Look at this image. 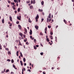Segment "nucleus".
I'll return each instance as SVG.
<instances>
[{
    "label": "nucleus",
    "instance_id": "1",
    "mask_svg": "<svg viewBox=\"0 0 74 74\" xmlns=\"http://www.w3.org/2000/svg\"><path fill=\"white\" fill-rule=\"evenodd\" d=\"M35 4V0H34L33 1H31V4Z\"/></svg>",
    "mask_w": 74,
    "mask_h": 74
},
{
    "label": "nucleus",
    "instance_id": "2",
    "mask_svg": "<svg viewBox=\"0 0 74 74\" xmlns=\"http://www.w3.org/2000/svg\"><path fill=\"white\" fill-rule=\"evenodd\" d=\"M18 27H19V29H20V30H21V29H22V27H21V25H18Z\"/></svg>",
    "mask_w": 74,
    "mask_h": 74
},
{
    "label": "nucleus",
    "instance_id": "3",
    "mask_svg": "<svg viewBox=\"0 0 74 74\" xmlns=\"http://www.w3.org/2000/svg\"><path fill=\"white\" fill-rule=\"evenodd\" d=\"M35 27L36 29V30H38V26H37L36 25H35Z\"/></svg>",
    "mask_w": 74,
    "mask_h": 74
},
{
    "label": "nucleus",
    "instance_id": "4",
    "mask_svg": "<svg viewBox=\"0 0 74 74\" xmlns=\"http://www.w3.org/2000/svg\"><path fill=\"white\" fill-rule=\"evenodd\" d=\"M29 34L30 35L32 34V30L30 29V32H29Z\"/></svg>",
    "mask_w": 74,
    "mask_h": 74
},
{
    "label": "nucleus",
    "instance_id": "5",
    "mask_svg": "<svg viewBox=\"0 0 74 74\" xmlns=\"http://www.w3.org/2000/svg\"><path fill=\"white\" fill-rule=\"evenodd\" d=\"M10 19V21H12V17L11 16H10L9 17Z\"/></svg>",
    "mask_w": 74,
    "mask_h": 74
},
{
    "label": "nucleus",
    "instance_id": "6",
    "mask_svg": "<svg viewBox=\"0 0 74 74\" xmlns=\"http://www.w3.org/2000/svg\"><path fill=\"white\" fill-rule=\"evenodd\" d=\"M38 11L39 12H42L43 10L42 9H39L38 10Z\"/></svg>",
    "mask_w": 74,
    "mask_h": 74
},
{
    "label": "nucleus",
    "instance_id": "7",
    "mask_svg": "<svg viewBox=\"0 0 74 74\" xmlns=\"http://www.w3.org/2000/svg\"><path fill=\"white\" fill-rule=\"evenodd\" d=\"M39 18V16L38 15H37V16L36 17V19H38Z\"/></svg>",
    "mask_w": 74,
    "mask_h": 74
},
{
    "label": "nucleus",
    "instance_id": "8",
    "mask_svg": "<svg viewBox=\"0 0 74 74\" xmlns=\"http://www.w3.org/2000/svg\"><path fill=\"white\" fill-rule=\"evenodd\" d=\"M41 4L42 5H44V1H42V2H41Z\"/></svg>",
    "mask_w": 74,
    "mask_h": 74
},
{
    "label": "nucleus",
    "instance_id": "9",
    "mask_svg": "<svg viewBox=\"0 0 74 74\" xmlns=\"http://www.w3.org/2000/svg\"><path fill=\"white\" fill-rule=\"evenodd\" d=\"M49 19L48 17L47 18V22L48 23V22H49Z\"/></svg>",
    "mask_w": 74,
    "mask_h": 74
},
{
    "label": "nucleus",
    "instance_id": "10",
    "mask_svg": "<svg viewBox=\"0 0 74 74\" xmlns=\"http://www.w3.org/2000/svg\"><path fill=\"white\" fill-rule=\"evenodd\" d=\"M13 67L15 69H16V70H17V68L16 67H15V66L14 65H13Z\"/></svg>",
    "mask_w": 74,
    "mask_h": 74
},
{
    "label": "nucleus",
    "instance_id": "11",
    "mask_svg": "<svg viewBox=\"0 0 74 74\" xmlns=\"http://www.w3.org/2000/svg\"><path fill=\"white\" fill-rule=\"evenodd\" d=\"M2 23H4V19L3 18L2 20Z\"/></svg>",
    "mask_w": 74,
    "mask_h": 74
},
{
    "label": "nucleus",
    "instance_id": "12",
    "mask_svg": "<svg viewBox=\"0 0 74 74\" xmlns=\"http://www.w3.org/2000/svg\"><path fill=\"white\" fill-rule=\"evenodd\" d=\"M17 19H18V20H19V21L21 20V18H20V17H19V16H17Z\"/></svg>",
    "mask_w": 74,
    "mask_h": 74
},
{
    "label": "nucleus",
    "instance_id": "13",
    "mask_svg": "<svg viewBox=\"0 0 74 74\" xmlns=\"http://www.w3.org/2000/svg\"><path fill=\"white\" fill-rule=\"evenodd\" d=\"M20 63L21 66H23V64L22 63V61H20Z\"/></svg>",
    "mask_w": 74,
    "mask_h": 74
},
{
    "label": "nucleus",
    "instance_id": "14",
    "mask_svg": "<svg viewBox=\"0 0 74 74\" xmlns=\"http://www.w3.org/2000/svg\"><path fill=\"white\" fill-rule=\"evenodd\" d=\"M21 11V8H18V12H19V11Z\"/></svg>",
    "mask_w": 74,
    "mask_h": 74
},
{
    "label": "nucleus",
    "instance_id": "15",
    "mask_svg": "<svg viewBox=\"0 0 74 74\" xmlns=\"http://www.w3.org/2000/svg\"><path fill=\"white\" fill-rule=\"evenodd\" d=\"M20 35L21 36V37H22L23 36V34L22 33H20Z\"/></svg>",
    "mask_w": 74,
    "mask_h": 74
},
{
    "label": "nucleus",
    "instance_id": "16",
    "mask_svg": "<svg viewBox=\"0 0 74 74\" xmlns=\"http://www.w3.org/2000/svg\"><path fill=\"white\" fill-rule=\"evenodd\" d=\"M23 60L24 62H26V59H25V58H23Z\"/></svg>",
    "mask_w": 74,
    "mask_h": 74
},
{
    "label": "nucleus",
    "instance_id": "17",
    "mask_svg": "<svg viewBox=\"0 0 74 74\" xmlns=\"http://www.w3.org/2000/svg\"><path fill=\"white\" fill-rule=\"evenodd\" d=\"M34 49H37V47H36V46H34Z\"/></svg>",
    "mask_w": 74,
    "mask_h": 74
},
{
    "label": "nucleus",
    "instance_id": "18",
    "mask_svg": "<svg viewBox=\"0 0 74 74\" xmlns=\"http://www.w3.org/2000/svg\"><path fill=\"white\" fill-rule=\"evenodd\" d=\"M20 55L21 57H23V55H22V53L21 52L20 53Z\"/></svg>",
    "mask_w": 74,
    "mask_h": 74
},
{
    "label": "nucleus",
    "instance_id": "19",
    "mask_svg": "<svg viewBox=\"0 0 74 74\" xmlns=\"http://www.w3.org/2000/svg\"><path fill=\"white\" fill-rule=\"evenodd\" d=\"M11 62L12 63H13L14 62V60L13 59L12 60Z\"/></svg>",
    "mask_w": 74,
    "mask_h": 74
},
{
    "label": "nucleus",
    "instance_id": "20",
    "mask_svg": "<svg viewBox=\"0 0 74 74\" xmlns=\"http://www.w3.org/2000/svg\"><path fill=\"white\" fill-rule=\"evenodd\" d=\"M29 19H30V18H29V19L28 22H29V23H32V21H30V20Z\"/></svg>",
    "mask_w": 74,
    "mask_h": 74
},
{
    "label": "nucleus",
    "instance_id": "21",
    "mask_svg": "<svg viewBox=\"0 0 74 74\" xmlns=\"http://www.w3.org/2000/svg\"><path fill=\"white\" fill-rule=\"evenodd\" d=\"M30 9H32L33 8V6L31 5L30 6Z\"/></svg>",
    "mask_w": 74,
    "mask_h": 74
},
{
    "label": "nucleus",
    "instance_id": "22",
    "mask_svg": "<svg viewBox=\"0 0 74 74\" xmlns=\"http://www.w3.org/2000/svg\"><path fill=\"white\" fill-rule=\"evenodd\" d=\"M9 71H10L9 69H7L6 71V73H8V72H9Z\"/></svg>",
    "mask_w": 74,
    "mask_h": 74
},
{
    "label": "nucleus",
    "instance_id": "23",
    "mask_svg": "<svg viewBox=\"0 0 74 74\" xmlns=\"http://www.w3.org/2000/svg\"><path fill=\"white\" fill-rule=\"evenodd\" d=\"M8 54L9 55H11V52H10V51H8Z\"/></svg>",
    "mask_w": 74,
    "mask_h": 74
},
{
    "label": "nucleus",
    "instance_id": "24",
    "mask_svg": "<svg viewBox=\"0 0 74 74\" xmlns=\"http://www.w3.org/2000/svg\"><path fill=\"white\" fill-rule=\"evenodd\" d=\"M64 23H65V24H66L67 23H66V20H65V19H64Z\"/></svg>",
    "mask_w": 74,
    "mask_h": 74
},
{
    "label": "nucleus",
    "instance_id": "25",
    "mask_svg": "<svg viewBox=\"0 0 74 74\" xmlns=\"http://www.w3.org/2000/svg\"><path fill=\"white\" fill-rule=\"evenodd\" d=\"M25 30L26 33H27V29H26L25 28Z\"/></svg>",
    "mask_w": 74,
    "mask_h": 74
},
{
    "label": "nucleus",
    "instance_id": "26",
    "mask_svg": "<svg viewBox=\"0 0 74 74\" xmlns=\"http://www.w3.org/2000/svg\"><path fill=\"white\" fill-rule=\"evenodd\" d=\"M47 40L48 42H49V38H48L47 39Z\"/></svg>",
    "mask_w": 74,
    "mask_h": 74
},
{
    "label": "nucleus",
    "instance_id": "27",
    "mask_svg": "<svg viewBox=\"0 0 74 74\" xmlns=\"http://www.w3.org/2000/svg\"><path fill=\"white\" fill-rule=\"evenodd\" d=\"M16 55L17 56H18V51H17L16 52Z\"/></svg>",
    "mask_w": 74,
    "mask_h": 74
},
{
    "label": "nucleus",
    "instance_id": "28",
    "mask_svg": "<svg viewBox=\"0 0 74 74\" xmlns=\"http://www.w3.org/2000/svg\"><path fill=\"white\" fill-rule=\"evenodd\" d=\"M40 35H41V36H42L43 35V34H42V32H40Z\"/></svg>",
    "mask_w": 74,
    "mask_h": 74
},
{
    "label": "nucleus",
    "instance_id": "29",
    "mask_svg": "<svg viewBox=\"0 0 74 74\" xmlns=\"http://www.w3.org/2000/svg\"><path fill=\"white\" fill-rule=\"evenodd\" d=\"M48 28H49V29H50V28H51V26H50L49 25H48Z\"/></svg>",
    "mask_w": 74,
    "mask_h": 74
},
{
    "label": "nucleus",
    "instance_id": "30",
    "mask_svg": "<svg viewBox=\"0 0 74 74\" xmlns=\"http://www.w3.org/2000/svg\"><path fill=\"white\" fill-rule=\"evenodd\" d=\"M7 61L8 62H10L11 61V60L10 59H8L7 60Z\"/></svg>",
    "mask_w": 74,
    "mask_h": 74
},
{
    "label": "nucleus",
    "instance_id": "31",
    "mask_svg": "<svg viewBox=\"0 0 74 74\" xmlns=\"http://www.w3.org/2000/svg\"><path fill=\"white\" fill-rule=\"evenodd\" d=\"M27 3H30V1H27L26 2Z\"/></svg>",
    "mask_w": 74,
    "mask_h": 74
},
{
    "label": "nucleus",
    "instance_id": "32",
    "mask_svg": "<svg viewBox=\"0 0 74 74\" xmlns=\"http://www.w3.org/2000/svg\"><path fill=\"white\" fill-rule=\"evenodd\" d=\"M19 21H17L16 22V23L17 24H19Z\"/></svg>",
    "mask_w": 74,
    "mask_h": 74
},
{
    "label": "nucleus",
    "instance_id": "33",
    "mask_svg": "<svg viewBox=\"0 0 74 74\" xmlns=\"http://www.w3.org/2000/svg\"><path fill=\"white\" fill-rule=\"evenodd\" d=\"M26 44L27 45H29V43L28 42H26Z\"/></svg>",
    "mask_w": 74,
    "mask_h": 74
},
{
    "label": "nucleus",
    "instance_id": "34",
    "mask_svg": "<svg viewBox=\"0 0 74 74\" xmlns=\"http://www.w3.org/2000/svg\"><path fill=\"white\" fill-rule=\"evenodd\" d=\"M45 31H47V27H45Z\"/></svg>",
    "mask_w": 74,
    "mask_h": 74
},
{
    "label": "nucleus",
    "instance_id": "35",
    "mask_svg": "<svg viewBox=\"0 0 74 74\" xmlns=\"http://www.w3.org/2000/svg\"><path fill=\"white\" fill-rule=\"evenodd\" d=\"M50 34H51V35H52L53 34V32H51Z\"/></svg>",
    "mask_w": 74,
    "mask_h": 74
},
{
    "label": "nucleus",
    "instance_id": "36",
    "mask_svg": "<svg viewBox=\"0 0 74 74\" xmlns=\"http://www.w3.org/2000/svg\"><path fill=\"white\" fill-rule=\"evenodd\" d=\"M27 71H29L30 73V72H31V71H30V69H28Z\"/></svg>",
    "mask_w": 74,
    "mask_h": 74
},
{
    "label": "nucleus",
    "instance_id": "37",
    "mask_svg": "<svg viewBox=\"0 0 74 74\" xmlns=\"http://www.w3.org/2000/svg\"><path fill=\"white\" fill-rule=\"evenodd\" d=\"M44 21V19L42 18L41 20V22H42V21Z\"/></svg>",
    "mask_w": 74,
    "mask_h": 74
},
{
    "label": "nucleus",
    "instance_id": "38",
    "mask_svg": "<svg viewBox=\"0 0 74 74\" xmlns=\"http://www.w3.org/2000/svg\"><path fill=\"white\" fill-rule=\"evenodd\" d=\"M19 45H21V42H20V40H19Z\"/></svg>",
    "mask_w": 74,
    "mask_h": 74
},
{
    "label": "nucleus",
    "instance_id": "39",
    "mask_svg": "<svg viewBox=\"0 0 74 74\" xmlns=\"http://www.w3.org/2000/svg\"><path fill=\"white\" fill-rule=\"evenodd\" d=\"M34 42H36V40L35 39H34Z\"/></svg>",
    "mask_w": 74,
    "mask_h": 74
},
{
    "label": "nucleus",
    "instance_id": "40",
    "mask_svg": "<svg viewBox=\"0 0 74 74\" xmlns=\"http://www.w3.org/2000/svg\"><path fill=\"white\" fill-rule=\"evenodd\" d=\"M40 54L41 55H43V53H41Z\"/></svg>",
    "mask_w": 74,
    "mask_h": 74
},
{
    "label": "nucleus",
    "instance_id": "41",
    "mask_svg": "<svg viewBox=\"0 0 74 74\" xmlns=\"http://www.w3.org/2000/svg\"><path fill=\"white\" fill-rule=\"evenodd\" d=\"M8 3H11V1L9 0V1H8Z\"/></svg>",
    "mask_w": 74,
    "mask_h": 74
},
{
    "label": "nucleus",
    "instance_id": "42",
    "mask_svg": "<svg viewBox=\"0 0 74 74\" xmlns=\"http://www.w3.org/2000/svg\"><path fill=\"white\" fill-rule=\"evenodd\" d=\"M23 37H24V38H25L26 36H25V35H23Z\"/></svg>",
    "mask_w": 74,
    "mask_h": 74
},
{
    "label": "nucleus",
    "instance_id": "43",
    "mask_svg": "<svg viewBox=\"0 0 74 74\" xmlns=\"http://www.w3.org/2000/svg\"><path fill=\"white\" fill-rule=\"evenodd\" d=\"M15 13V14H16V13H17V12L16 11V10H15L14 11Z\"/></svg>",
    "mask_w": 74,
    "mask_h": 74
},
{
    "label": "nucleus",
    "instance_id": "44",
    "mask_svg": "<svg viewBox=\"0 0 74 74\" xmlns=\"http://www.w3.org/2000/svg\"><path fill=\"white\" fill-rule=\"evenodd\" d=\"M13 10H15V8L14 7H13Z\"/></svg>",
    "mask_w": 74,
    "mask_h": 74
},
{
    "label": "nucleus",
    "instance_id": "45",
    "mask_svg": "<svg viewBox=\"0 0 74 74\" xmlns=\"http://www.w3.org/2000/svg\"><path fill=\"white\" fill-rule=\"evenodd\" d=\"M48 18H51V16H49Z\"/></svg>",
    "mask_w": 74,
    "mask_h": 74
},
{
    "label": "nucleus",
    "instance_id": "46",
    "mask_svg": "<svg viewBox=\"0 0 74 74\" xmlns=\"http://www.w3.org/2000/svg\"><path fill=\"white\" fill-rule=\"evenodd\" d=\"M57 27H58V25H57L56 27V29H57Z\"/></svg>",
    "mask_w": 74,
    "mask_h": 74
},
{
    "label": "nucleus",
    "instance_id": "47",
    "mask_svg": "<svg viewBox=\"0 0 74 74\" xmlns=\"http://www.w3.org/2000/svg\"><path fill=\"white\" fill-rule=\"evenodd\" d=\"M24 34H27V32H24Z\"/></svg>",
    "mask_w": 74,
    "mask_h": 74
},
{
    "label": "nucleus",
    "instance_id": "48",
    "mask_svg": "<svg viewBox=\"0 0 74 74\" xmlns=\"http://www.w3.org/2000/svg\"><path fill=\"white\" fill-rule=\"evenodd\" d=\"M11 74H14V73L13 72H11Z\"/></svg>",
    "mask_w": 74,
    "mask_h": 74
},
{
    "label": "nucleus",
    "instance_id": "49",
    "mask_svg": "<svg viewBox=\"0 0 74 74\" xmlns=\"http://www.w3.org/2000/svg\"><path fill=\"white\" fill-rule=\"evenodd\" d=\"M14 1L15 2V3H16V0H14Z\"/></svg>",
    "mask_w": 74,
    "mask_h": 74
},
{
    "label": "nucleus",
    "instance_id": "50",
    "mask_svg": "<svg viewBox=\"0 0 74 74\" xmlns=\"http://www.w3.org/2000/svg\"><path fill=\"white\" fill-rule=\"evenodd\" d=\"M30 38H33V37H32V36H30Z\"/></svg>",
    "mask_w": 74,
    "mask_h": 74
},
{
    "label": "nucleus",
    "instance_id": "51",
    "mask_svg": "<svg viewBox=\"0 0 74 74\" xmlns=\"http://www.w3.org/2000/svg\"><path fill=\"white\" fill-rule=\"evenodd\" d=\"M36 47H39V46L38 45H36Z\"/></svg>",
    "mask_w": 74,
    "mask_h": 74
},
{
    "label": "nucleus",
    "instance_id": "52",
    "mask_svg": "<svg viewBox=\"0 0 74 74\" xmlns=\"http://www.w3.org/2000/svg\"><path fill=\"white\" fill-rule=\"evenodd\" d=\"M55 39H56V40H57V37H56V36L55 37Z\"/></svg>",
    "mask_w": 74,
    "mask_h": 74
},
{
    "label": "nucleus",
    "instance_id": "53",
    "mask_svg": "<svg viewBox=\"0 0 74 74\" xmlns=\"http://www.w3.org/2000/svg\"><path fill=\"white\" fill-rule=\"evenodd\" d=\"M24 66H26V63H25L24 64Z\"/></svg>",
    "mask_w": 74,
    "mask_h": 74
},
{
    "label": "nucleus",
    "instance_id": "54",
    "mask_svg": "<svg viewBox=\"0 0 74 74\" xmlns=\"http://www.w3.org/2000/svg\"><path fill=\"white\" fill-rule=\"evenodd\" d=\"M51 18H50L49 20V22H51Z\"/></svg>",
    "mask_w": 74,
    "mask_h": 74
},
{
    "label": "nucleus",
    "instance_id": "55",
    "mask_svg": "<svg viewBox=\"0 0 74 74\" xmlns=\"http://www.w3.org/2000/svg\"><path fill=\"white\" fill-rule=\"evenodd\" d=\"M23 69L24 71H26V69H25V68H24Z\"/></svg>",
    "mask_w": 74,
    "mask_h": 74
},
{
    "label": "nucleus",
    "instance_id": "56",
    "mask_svg": "<svg viewBox=\"0 0 74 74\" xmlns=\"http://www.w3.org/2000/svg\"><path fill=\"white\" fill-rule=\"evenodd\" d=\"M18 1L19 3H20L21 2V0H18Z\"/></svg>",
    "mask_w": 74,
    "mask_h": 74
},
{
    "label": "nucleus",
    "instance_id": "57",
    "mask_svg": "<svg viewBox=\"0 0 74 74\" xmlns=\"http://www.w3.org/2000/svg\"><path fill=\"white\" fill-rule=\"evenodd\" d=\"M27 41V40H24V42H26Z\"/></svg>",
    "mask_w": 74,
    "mask_h": 74
},
{
    "label": "nucleus",
    "instance_id": "58",
    "mask_svg": "<svg viewBox=\"0 0 74 74\" xmlns=\"http://www.w3.org/2000/svg\"><path fill=\"white\" fill-rule=\"evenodd\" d=\"M6 37H7V38H8V35H6Z\"/></svg>",
    "mask_w": 74,
    "mask_h": 74
},
{
    "label": "nucleus",
    "instance_id": "59",
    "mask_svg": "<svg viewBox=\"0 0 74 74\" xmlns=\"http://www.w3.org/2000/svg\"><path fill=\"white\" fill-rule=\"evenodd\" d=\"M46 38H47V39L48 38V36H47V35L46 36Z\"/></svg>",
    "mask_w": 74,
    "mask_h": 74
},
{
    "label": "nucleus",
    "instance_id": "60",
    "mask_svg": "<svg viewBox=\"0 0 74 74\" xmlns=\"http://www.w3.org/2000/svg\"><path fill=\"white\" fill-rule=\"evenodd\" d=\"M49 16H51V14H49Z\"/></svg>",
    "mask_w": 74,
    "mask_h": 74
},
{
    "label": "nucleus",
    "instance_id": "61",
    "mask_svg": "<svg viewBox=\"0 0 74 74\" xmlns=\"http://www.w3.org/2000/svg\"><path fill=\"white\" fill-rule=\"evenodd\" d=\"M10 26H12V24H11L9 25Z\"/></svg>",
    "mask_w": 74,
    "mask_h": 74
},
{
    "label": "nucleus",
    "instance_id": "62",
    "mask_svg": "<svg viewBox=\"0 0 74 74\" xmlns=\"http://www.w3.org/2000/svg\"><path fill=\"white\" fill-rule=\"evenodd\" d=\"M42 14L43 15H44V13L42 12Z\"/></svg>",
    "mask_w": 74,
    "mask_h": 74
},
{
    "label": "nucleus",
    "instance_id": "63",
    "mask_svg": "<svg viewBox=\"0 0 74 74\" xmlns=\"http://www.w3.org/2000/svg\"><path fill=\"white\" fill-rule=\"evenodd\" d=\"M6 34H8V31H7L5 32Z\"/></svg>",
    "mask_w": 74,
    "mask_h": 74
},
{
    "label": "nucleus",
    "instance_id": "64",
    "mask_svg": "<svg viewBox=\"0 0 74 74\" xmlns=\"http://www.w3.org/2000/svg\"><path fill=\"white\" fill-rule=\"evenodd\" d=\"M43 74H46L44 72H43Z\"/></svg>",
    "mask_w": 74,
    "mask_h": 74
}]
</instances>
